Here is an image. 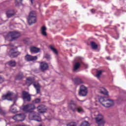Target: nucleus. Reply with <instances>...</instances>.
<instances>
[{
    "instance_id": "nucleus-4",
    "label": "nucleus",
    "mask_w": 126,
    "mask_h": 126,
    "mask_svg": "<svg viewBox=\"0 0 126 126\" xmlns=\"http://www.w3.org/2000/svg\"><path fill=\"white\" fill-rule=\"evenodd\" d=\"M8 35L11 37V41H15V40L21 37V32L18 31L10 32Z\"/></svg>"
},
{
    "instance_id": "nucleus-7",
    "label": "nucleus",
    "mask_w": 126,
    "mask_h": 126,
    "mask_svg": "<svg viewBox=\"0 0 126 126\" xmlns=\"http://www.w3.org/2000/svg\"><path fill=\"white\" fill-rule=\"evenodd\" d=\"M88 91H87V88L86 87L82 85L80 88V91L79 92V94L81 96H87Z\"/></svg>"
},
{
    "instance_id": "nucleus-1",
    "label": "nucleus",
    "mask_w": 126,
    "mask_h": 126,
    "mask_svg": "<svg viewBox=\"0 0 126 126\" xmlns=\"http://www.w3.org/2000/svg\"><path fill=\"white\" fill-rule=\"evenodd\" d=\"M46 113V111H26L25 114H16L13 117V120L17 121V122H23L26 118V114H29V118L31 121H36V122H42L41 117L40 116V114H44Z\"/></svg>"
},
{
    "instance_id": "nucleus-5",
    "label": "nucleus",
    "mask_w": 126,
    "mask_h": 126,
    "mask_svg": "<svg viewBox=\"0 0 126 126\" xmlns=\"http://www.w3.org/2000/svg\"><path fill=\"white\" fill-rule=\"evenodd\" d=\"M68 107L70 110H72V111H82V108L81 107H76V104L74 103V101L73 100H71L70 102L68 103Z\"/></svg>"
},
{
    "instance_id": "nucleus-19",
    "label": "nucleus",
    "mask_w": 126,
    "mask_h": 126,
    "mask_svg": "<svg viewBox=\"0 0 126 126\" xmlns=\"http://www.w3.org/2000/svg\"><path fill=\"white\" fill-rule=\"evenodd\" d=\"M91 46L93 50H97L98 49V45L94 41L91 42Z\"/></svg>"
},
{
    "instance_id": "nucleus-29",
    "label": "nucleus",
    "mask_w": 126,
    "mask_h": 126,
    "mask_svg": "<svg viewBox=\"0 0 126 126\" xmlns=\"http://www.w3.org/2000/svg\"><path fill=\"white\" fill-rule=\"evenodd\" d=\"M13 106H14V104L11 105L10 108V111H16V108L15 107H13Z\"/></svg>"
},
{
    "instance_id": "nucleus-31",
    "label": "nucleus",
    "mask_w": 126,
    "mask_h": 126,
    "mask_svg": "<svg viewBox=\"0 0 126 126\" xmlns=\"http://www.w3.org/2000/svg\"><path fill=\"white\" fill-rule=\"evenodd\" d=\"M4 81V78L1 77L0 76V83H2Z\"/></svg>"
},
{
    "instance_id": "nucleus-20",
    "label": "nucleus",
    "mask_w": 126,
    "mask_h": 126,
    "mask_svg": "<svg viewBox=\"0 0 126 126\" xmlns=\"http://www.w3.org/2000/svg\"><path fill=\"white\" fill-rule=\"evenodd\" d=\"M15 14L14 13V11H9L6 12V15L8 18H10V17H11L12 16H13Z\"/></svg>"
},
{
    "instance_id": "nucleus-24",
    "label": "nucleus",
    "mask_w": 126,
    "mask_h": 126,
    "mask_svg": "<svg viewBox=\"0 0 126 126\" xmlns=\"http://www.w3.org/2000/svg\"><path fill=\"white\" fill-rule=\"evenodd\" d=\"M100 93L101 94H104V95H108L109 93H108V91H106V89L104 88H102V90L100 91Z\"/></svg>"
},
{
    "instance_id": "nucleus-32",
    "label": "nucleus",
    "mask_w": 126,
    "mask_h": 126,
    "mask_svg": "<svg viewBox=\"0 0 126 126\" xmlns=\"http://www.w3.org/2000/svg\"><path fill=\"white\" fill-rule=\"evenodd\" d=\"M21 1H22V0H16L17 4H19V2H21Z\"/></svg>"
},
{
    "instance_id": "nucleus-12",
    "label": "nucleus",
    "mask_w": 126,
    "mask_h": 126,
    "mask_svg": "<svg viewBox=\"0 0 126 126\" xmlns=\"http://www.w3.org/2000/svg\"><path fill=\"white\" fill-rule=\"evenodd\" d=\"M13 94L12 93H9L6 95L2 96L3 100H11V97H12Z\"/></svg>"
},
{
    "instance_id": "nucleus-38",
    "label": "nucleus",
    "mask_w": 126,
    "mask_h": 126,
    "mask_svg": "<svg viewBox=\"0 0 126 126\" xmlns=\"http://www.w3.org/2000/svg\"><path fill=\"white\" fill-rule=\"evenodd\" d=\"M24 41H25V39H24Z\"/></svg>"
},
{
    "instance_id": "nucleus-33",
    "label": "nucleus",
    "mask_w": 126,
    "mask_h": 126,
    "mask_svg": "<svg viewBox=\"0 0 126 126\" xmlns=\"http://www.w3.org/2000/svg\"><path fill=\"white\" fill-rule=\"evenodd\" d=\"M91 11L92 13H95V10L94 9H91Z\"/></svg>"
},
{
    "instance_id": "nucleus-6",
    "label": "nucleus",
    "mask_w": 126,
    "mask_h": 126,
    "mask_svg": "<svg viewBox=\"0 0 126 126\" xmlns=\"http://www.w3.org/2000/svg\"><path fill=\"white\" fill-rule=\"evenodd\" d=\"M20 54V52L15 51V49L14 48L11 49L8 53V55H9L10 58H16L17 57H18Z\"/></svg>"
},
{
    "instance_id": "nucleus-22",
    "label": "nucleus",
    "mask_w": 126,
    "mask_h": 126,
    "mask_svg": "<svg viewBox=\"0 0 126 126\" xmlns=\"http://www.w3.org/2000/svg\"><path fill=\"white\" fill-rule=\"evenodd\" d=\"M80 66V63L79 62L76 63L75 64L74 69H73V71H76V70H77L78 69V68H79Z\"/></svg>"
},
{
    "instance_id": "nucleus-28",
    "label": "nucleus",
    "mask_w": 126,
    "mask_h": 126,
    "mask_svg": "<svg viewBox=\"0 0 126 126\" xmlns=\"http://www.w3.org/2000/svg\"><path fill=\"white\" fill-rule=\"evenodd\" d=\"M50 49L52 50V51H53L54 53H55L56 55H58V51H57V49L53 47V46H50Z\"/></svg>"
},
{
    "instance_id": "nucleus-3",
    "label": "nucleus",
    "mask_w": 126,
    "mask_h": 126,
    "mask_svg": "<svg viewBox=\"0 0 126 126\" xmlns=\"http://www.w3.org/2000/svg\"><path fill=\"white\" fill-rule=\"evenodd\" d=\"M28 22L29 25H32L34 23H36L37 21V18L36 16V12L34 11H32L27 18Z\"/></svg>"
},
{
    "instance_id": "nucleus-21",
    "label": "nucleus",
    "mask_w": 126,
    "mask_h": 126,
    "mask_svg": "<svg viewBox=\"0 0 126 126\" xmlns=\"http://www.w3.org/2000/svg\"><path fill=\"white\" fill-rule=\"evenodd\" d=\"M8 64H9L10 66H15V65H16V62L14 60H11L8 62Z\"/></svg>"
},
{
    "instance_id": "nucleus-27",
    "label": "nucleus",
    "mask_w": 126,
    "mask_h": 126,
    "mask_svg": "<svg viewBox=\"0 0 126 126\" xmlns=\"http://www.w3.org/2000/svg\"><path fill=\"white\" fill-rule=\"evenodd\" d=\"M67 126H77L76 122H71L67 124Z\"/></svg>"
},
{
    "instance_id": "nucleus-10",
    "label": "nucleus",
    "mask_w": 126,
    "mask_h": 126,
    "mask_svg": "<svg viewBox=\"0 0 126 126\" xmlns=\"http://www.w3.org/2000/svg\"><path fill=\"white\" fill-rule=\"evenodd\" d=\"M25 60L27 62H33V61H37V60H38V57L37 56H32L28 54L25 56Z\"/></svg>"
},
{
    "instance_id": "nucleus-26",
    "label": "nucleus",
    "mask_w": 126,
    "mask_h": 126,
    "mask_svg": "<svg viewBox=\"0 0 126 126\" xmlns=\"http://www.w3.org/2000/svg\"><path fill=\"white\" fill-rule=\"evenodd\" d=\"M41 102V99L40 98H36L35 99L32 101V103H34L35 104H38Z\"/></svg>"
},
{
    "instance_id": "nucleus-2",
    "label": "nucleus",
    "mask_w": 126,
    "mask_h": 126,
    "mask_svg": "<svg viewBox=\"0 0 126 126\" xmlns=\"http://www.w3.org/2000/svg\"><path fill=\"white\" fill-rule=\"evenodd\" d=\"M99 102L105 108H110L114 105V100L109 99L106 96L100 97L99 98Z\"/></svg>"
},
{
    "instance_id": "nucleus-23",
    "label": "nucleus",
    "mask_w": 126,
    "mask_h": 126,
    "mask_svg": "<svg viewBox=\"0 0 126 126\" xmlns=\"http://www.w3.org/2000/svg\"><path fill=\"white\" fill-rule=\"evenodd\" d=\"M38 111H46V108L45 107L44 105H41L37 107Z\"/></svg>"
},
{
    "instance_id": "nucleus-11",
    "label": "nucleus",
    "mask_w": 126,
    "mask_h": 126,
    "mask_svg": "<svg viewBox=\"0 0 126 126\" xmlns=\"http://www.w3.org/2000/svg\"><path fill=\"white\" fill-rule=\"evenodd\" d=\"M49 68V65L46 62L40 63V69L41 71H45Z\"/></svg>"
},
{
    "instance_id": "nucleus-17",
    "label": "nucleus",
    "mask_w": 126,
    "mask_h": 126,
    "mask_svg": "<svg viewBox=\"0 0 126 126\" xmlns=\"http://www.w3.org/2000/svg\"><path fill=\"white\" fill-rule=\"evenodd\" d=\"M47 30V28H46V27L43 26L41 28V33L43 36H44L46 37L47 36V32L46 31Z\"/></svg>"
},
{
    "instance_id": "nucleus-34",
    "label": "nucleus",
    "mask_w": 126,
    "mask_h": 126,
    "mask_svg": "<svg viewBox=\"0 0 126 126\" xmlns=\"http://www.w3.org/2000/svg\"><path fill=\"white\" fill-rule=\"evenodd\" d=\"M31 0V2L32 4H33V1L34 0Z\"/></svg>"
},
{
    "instance_id": "nucleus-16",
    "label": "nucleus",
    "mask_w": 126,
    "mask_h": 126,
    "mask_svg": "<svg viewBox=\"0 0 126 126\" xmlns=\"http://www.w3.org/2000/svg\"><path fill=\"white\" fill-rule=\"evenodd\" d=\"M73 81L75 84L77 85H79V84H82L83 83V81L80 78H75L74 79Z\"/></svg>"
},
{
    "instance_id": "nucleus-30",
    "label": "nucleus",
    "mask_w": 126,
    "mask_h": 126,
    "mask_svg": "<svg viewBox=\"0 0 126 126\" xmlns=\"http://www.w3.org/2000/svg\"><path fill=\"white\" fill-rule=\"evenodd\" d=\"M5 112L3 111H0V115L1 116H5Z\"/></svg>"
},
{
    "instance_id": "nucleus-18",
    "label": "nucleus",
    "mask_w": 126,
    "mask_h": 126,
    "mask_svg": "<svg viewBox=\"0 0 126 126\" xmlns=\"http://www.w3.org/2000/svg\"><path fill=\"white\" fill-rule=\"evenodd\" d=\"M24 77V75H23V73L21 72L16 76L15 79L17 80H20V79H22Z\"/></svg>"
},
{
    "instance_id": "nucleus-25",
    "label": "nucleus",
    "mask_w": 126,
    "mask_h": 126,
    "mask_svg": "<svg viewBox=\"0 0 126 126\" xmlns=\"http://www.w3.org/2000/svg\"><path fill=\"white\" fill-rule=\"evenodd\" d=\"M102 72H103L101 70L97 71L96 72V77H97V78H99V77H100V76H101V75L102 74Z\"/></svg>"
},
{
    "instance_id": "nucleus-9",
    "label": "nucleus",
    "mask_w": 126,
    "mask_h": 126,
    "mask_svg": "<svg viewBox=\"0 0 126 126\" xmlns=\"http://www.w3.org/2000/svg\"><path fill=\"white\" fill-rule=\"evenodd\" d=\"M35 105L33 104H28L24 105L23 107V111H32V110L35 109Z\"/></svg>"
},
{
    "instance_id": "nucleus-39",
    "label": "nucleus",
    "mask_w": 126,
    "mask_h": 126,
    "mask_svg": "<svg viewBox=\"0 0 126 126\" xmlns=\"http://www.w3.org/2000/svg\"><path fill=\"white\" fill-rule=\"evenodd\" d=\"M122 100V99H119V100Z\"/></svg>"
},
{
    "instance_id": "nucleus-14",
    "label": "nucleus",
    "mask_w": 126,
    "mask_h": 126,
    "mask_svg": "<svg viewBox=\"0 0 126 126\" xmlns=\"http://www.w3.org/2000/svg\"><path fill=\"white\" fill-rule=\"evenodd\" d=\"M27 83L29 84V86L31 85V84H33L34 85V83H35V80L34 78H32V77H29L27 78Z\"/></svg>"
},
{
    "instance_id": "nucleus-36",
    "label": "nucleus",
    "mask_w": 126,
    "mask_h": 126,
    "mask_svg": "<svg viewBox=\"0 0 126 126\" xmlns=\"http://www.w3.org/2000/svg\"><path fill=\"white\" fill-rule=\"evenodd\" d=\"M26 41H27V38H26Z\"/></svg>"
},
{
    "instance_id": "nucleus-15",
    "label": "nucleus",
    "mask_w": 126,
    "mask_h": 126,
    "mask_svg": "<svg viewBox=\"0 0 126 126\" xmlns=\"http://www.w3.org/2000/svg\"><path fill=\"white\" fill-rule=\"evenodd\" d=\"M30 51L32 53L37 54V53H39L40 52V49L36 47H32L30 48Z\"/></svg>"
},
{
    "instance_id": "nucleus-37",
    "label": "nucleus",
    "mask_w": 126,
    "mask_h": 126,
    "mask_svg": "<svg viewBox=\"0 0 126 126\" xmlns=\"http://www.w3.org/2000/svg\"><path fill=\"white\" fill-rule=\"evenodd\" d=\"M82 102H84V101H82Z\"/></svg>"
},
{
    "instance_id": "nucleus-13",
    "label": "nucleus",
    "mask_w": 126,
    "mask_h": 126,
    "mask_svg": "<svg viewBox=\"0 0 126 126\" xmlns=\"http://www.w3.org/2000/svg\"><path fill=\"white\" fill-rule=\"evenodd\" d=\"M34 88L36 89V94H39L40 92H41V86L39 83L37 84L33 83Z\"/></svg>"
},
{
    "instance_id": "nucleus-35",
    "label": "nucleus",
    "mask_w": 126,
    "mask_h": 126,
    "mask_svg": "<svg viewBox=\"0 0 126 126\" xmlns=\"http://www.w3.org/2000/svg\"><path fill=\"white\" fill-rule=\"evenodd\" d=\"M78 113H80L81 111H78Z\"/></svg>"
},
{
    "instance_id": "nucleus-8",
    "label": "nucleus",
    "mask_w": 126,
    "mask_h": 126,
    "mask_svg": "<svg viewBox=\"0 0 126 126\" xmlns=\"http://www.w3.org/2000/svg\"><path fill=\"white\" fill-rule=\"evenodd\" d=\"M22 96L23 100H26L27 102H30L31 101V95L29 94V93L26 91H23L22 92Z\"/></svg>"
}]
</instances>
